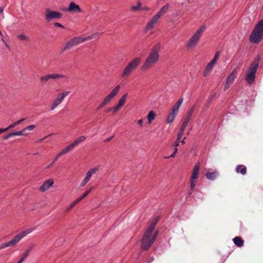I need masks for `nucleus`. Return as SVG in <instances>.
Wrapping results in <instances>:
<instances>
[{"instance_id":"38","label":"nucleus","mask_w":263,"mask_h":263,"mask_svg":"<svg viewBox=\"0 0 263 263\" xmlns=\"http://www.w3.org/2000/svg\"><path fill=\"white\" fill-rule=\"evenodd\" d=\"M35 128V126L33 125H29L27 126L26 128L24 129L23 130H25L26 129H28L29 130H32Z\"/></svg>"},{"instance_id":"5","label":"nucleus","mask_w":263,"mask_h":263,"mask_svg":"<svg viewBox=\"0 0 263 263\" xmlns=\"http://www.w3.org/2000/svg\"><path fill=\"white\" fill-rule=\"evenodd\" d=\"M258 67V64L256 62H253L250 65L247 72L246 81L250 84H252L255 78V73Z\"/></svg>"},{"instance_id":"55","label":"nucleus","mask_w":263,"mask_h":263,"mask_svg":"<svg viewBox=\"0 0 263 263\" xmlns=\"http://www.w3.org/2000/svg\"><path fill=\"white\" fill-rule=\"evenodd\" d=\"M8 129V128H6L5 129H0V133H2L5 131H6V130H7Z\"/></svg>"},{"instance_id":"44","label":"nucleus","mask_w":263,"mask_h":263,"mask_svg":"<svg viewBox=\"0 0 263 263\" xmlns=\"http://www.w3.org/2000/svg\"><path fill=\"white\" fill-rule=\"evenodd\" d=\"M141 9L145 11H148L149 10V8L148 7L145 6L144 7H141Z\"/></svg>"},{"instance_id":"21","label":"nucleus","mask_w":263,"mask_h":263,"mask_svg":"<svg viewBox=\"0 0 263 263\" xmlns=\"http://www.w3.org/2000/svg\"><path fill=\"white\" fill-rule=\"evenodd\" d=\"M218 173L214 172L213 173H206L205 174L206 177L209 180H215L218 176Z\"/></svg>"},{"instance_id":"22","label":"nucleus","mask_w":263,"mask_h":263,"mask_svg":"<svg viewBox=\"0 0 263 263\" xmlns=\"http://www.w3.org/2000/svg\"><path fill=\"white\" fill-rule=\"evenodd\" d=\"M233 242L235 244L236 246L240 247L243 245L244 241L243 240L241 239L239 237H235L233 239Z\"/></svg>"},{"instance_id":"46","label":"nucleus","mask_w":263,"mask_h":263,"mask_svg":"<svg viewBox=\"0 0 263 263\" xmlns=\"http://www.w3.org/2000/svg\"><path fill=\"white\" fill-rule=\"evenodd\" d=\"M217 60H215L214 58L210 63L212 64L213 65H215V64L216 62H217Z\"/></svg>"},{"instance_id":"47","label":"nucleus","mask_w":263,"mask_h":263,"mask_svg":"<svg viewBox=\"0 0 263 263\" xmlns=\"http://www.w3.org/2000/svg\"><path fill=\"white\" fill-rule=\"evenodd\" d=\"M179 141H178L177 139L176 140V141H175V142L174 143V145H175V147H177L179 145Z\"/></svg>"},{"instance_id":"49","label":"nucleus","mask_w":263,"mask_h":263,"mask_svg":"<svg viewBox=\"0 0 263 263\" xmlns=\"http://www.w3.org/2000/svg\"><path fill=\"white\" fill-rule=\"evenodd\" d=\"M114 138V135L111 136L109 138H107L104 140V142H106Z\"/></svg>"},{"instance_id":"19","label":"nucleus","mask_w":263,"mask_h":263,"mask_svg":"<svg viewBox=\"0 0 263 263\" xmlns=\"http://www.w3.org/2000/svg\"><path fill=\"white\" fill-rule=\"evenodd\" d=\"M134 70V69H133L132 67H130V66H129L127 64V65L125 68V69L122 73V77H126L128 76Z\"/></svg>"},{"instance_id":"35","label":"nucleus","mask_w":263,"mask_h":263,"mask_svg":"<svg viewBox=\"0 0 263 263\" xmlns=\"http://www.w3.org/2000/svg\"><path fill=\"white\" fill-rule=\"evenodd\" d=\"M184 132H181V130H179L178 134H177V139L178 141H180L182 138V136L183 135Z\"/></svg>"},{"instance_id":"51","label":"nucleus","mask_w":263,"mask_h":263,"mask_svg":"<svg viewBox=\"0 0 263 263\" xmlns=\"http://www.w3.org/2000/svg\"><path fill=\"white\" fill-rule=\"evenodd\" d=\"M138 124H139L140 126H142V124H143V120H142V119H140V120H138Z\"/></svg>"},{"instance_id":"1","label":"nucleus","mask_w":263,"mask_h":263,"mask_svg":"<svg viewBox=\"0 0 263 263\" xmlns=\"http://www.w3.org/2000/svg\"><path fill=\"white\" fill-rule=\"evenodd\" d=\"M157 222L158 219H155L154 221L150 224V225L145 230V233L142 239L141 249L145 250H147L156 240L158 234V232H155V233L153 235V236L152 233Z\"/></svg>"},{"instance_id":"25","label":"nucleus","mask_w":263,"mask_h":263,"mask_svg":"<svg viewBox=\"0 0 263 263\" xmlns=\"http://www.w3.org/2000/svg\"><path fill=\"white\" fill-rule=\"evenodd\" d=\"M176 115V113H175L173 111H171V112L168 114V117L167 118V122L168 123H172Z\"/></svg>"},{"instance_id":"24","label":"nucleus","mask_w":263,"mask_h":263,"mask_svg":"<svg viewBox=\"0 0 263 263\" xmlns=\"http://www.w3.org/2000/svg\"><path fill=\"white\" fill-rule=\"evenodd\" d=\"M195 108H196V106L195 105H193L191 109H190L186 117L185 118V120H187V121H190L193 114V112L195 109Z\"/></svg>"},{"instance_id":"12","label":"nucleus","mask_w":263,"mask_h":263,"mask_svg":"<svg viewBox=\"0 0 263 263\" xmlns=\"http://www.w3.org/2000/svg\"><path fill=\"white\" fill-rule=\"evenodd\" d=\"M54 183L53 179H50L45 181L43 184L40 187V190L44 192L47 191L50 187H51Z\"/></svg>"},{"instance_id":"63","label":"nucleus","mask_w":263,"mask_h":263,"mask_svg":"<svg viewBox=\"0 0 263 263\" xmlns=\"http://www.w3.org/2000/svg\"><path fill=\"white\" fill-rule=\"evenodd\" d=\"M185 138H186L185 137V138H184V139H183L181 141V142L182 144H184V143H185V141H184V140H185Z\"/></svg>"},{"instance_id":"16","label":"nucleus","mask_w":263,"mask_h":263,"mask_svg":"<svg viewBox=\"0 0 263 263\" xmlns=\"http://www.w3.org/2000/svg\"><path fill=\"white\" fill-rule=\"evenodd\" d=\"M235 171L237 173L245 175L247 173V167L242 164L238 165L235 168Z\"/></svg>"},{"instance_id":"28","label":"nucleus","mask_w":263,"mask_h":263,"mask_svg":"<svg viewBox=\"0 0 263 263\" xmlns=\"http://www.w3.org/2000/svg\"><path fill=\"white\" fill-rule=\"evenodd\" d=\"M92 173H91L90 171H89L87 174H86V176L85 177V178L84 179V180H83L82 182V186H85L86 183H87V182L89 181V180L90 179L91 175H92Z\"/></svg>"},{"instance_id":"17","label":"nucleus","mask_w":263,"mask_h":263,"mask_svg":"<svg viewBox=\"0 0 263 263\" xmlns=\"http://www.w3.org/2000/svg\"><path fill=\"white\" fill-rule=\"evenodd\" d=\"M115 96V89L112 90L111 92L104 100L102 103L100 105V107H102L107 103H108L110 100L113 98Z\"/></svg>"},{"instance_id":"15","label":"nucleus","mask_w":263,"mask_h":263,"mask_svg":"<svg viewBox=\"0 0 263 263\" xmlns=\"http://www.w3.org/2000/svg\"><path fill=\"white\" fill-rule=\"evenodd\" d=\"M127 96V94L125 93L119 99L118 104H116V111L124 105L126 100Z\"/></svg>"},{"instance_id":"53","label":"nucleus","mask_w":263,"mask_h":263,"mask_svg":"<svg viewBox=\"0 0 263 263\" xmlns=\"http://www.w3.org/2000/svg\"><path fill=\"white\" fill-rule=\"evenodd\" d=\"M29 250L27 251V252L23 255V257H24V258L27 257L28 254V253H29Z\"/></svg>"},{"instance_id":"58","label":"nucleus","mask_w":263,"mask_h":263,"mask_svg":"<svg viewBox=\"0 0 263 263\" xmlns=\"http://www.w3.org/2000/svg\"><path fill=\"white\" fill-rule=\"evenodd\" d=\"M24 257L22 256L20 260H19L17 263H21L24 260Z\"/></svg>"},{"instance_id":"50","label":"nucleus","mask_w":263,"mask_h":263,"mask_svg":"<svg viewBox=\"0 0 263 263\" xmlns=\"http://www.w3.org/2000/svg\"><path fill=\"white\" fill-rule=\"evenodd\" d=\"M176 153H175L174 152L171 155H170V156H168V157H165L164 158H166V159H168L170 157H175V155Z\"/></svg>"},{"instance_id":"7","label":"nucleus","mask_w":263,"mask_h":263,"mask_svg":"<svg viewBox=\"0 0 263 263\" xmlns=\"http://www.w3.org/2000/svg\"><path fill=\"white\" fill-rule=\"evenodd\" d=\"M200 166L199 163H197L194 167L192 172V176L191 178V189L193 190L196 186V183L199 175V170Z\"/></svg>"},{"instance_id":"39","label":"nucleus","mask_w":263,"mask_h":263,"mask_svg":"<svg viewBox=\"0 0 263 263\" xmlns=\"http://www.w3.org/2000/svg\"><path fill=\"white\" fill-rule=\"evenodd\" d=\"M91 189H92V187H91L89 190L87 191L85 193H84L82 195V197H85L86 196H87V195L89 193V192H90Z\"/></svg>"},{"instance_id":"45","label":"nucleus","mask_w":263,"mask_h":263,"mask_svg":"<svg viewBox=\"0 0 263 263\" xmlns=\"http://www.w3.org/2000/svg\"><path fill=\"white\" fill-rule=\"evenodd\" d=\"M70 148H68V146L64 150H63L62 153L60 154H64V153H66L69 149H70Z\"/></svg>"},{"instance_id":"59","label":"nucleus","mask_w":263,"mask_h":263,"mask_svg":"<svg viewBox=\"0 0 263 263\" xmlns=\"http://www.w3.org/2000/svg\"><path fill=\"white\" fill-rule=\"evenodd\" d=\"M23 131H24V130H22V131H20V132H17V135H18V136H21V135H23Z\"/></svg>"},{"instance_id":"60","label":"nucleus","mask_w":263,"mask_h":263,"mask_svg":"<svg viewBox=\"0 0 263 263\" xmlns=\"http://www.w3.org/2000/svg\"><path fill=\"white\" fill-rule=\"evenodd\" d=\"M11 135H12V136H18V135H17V132H13V133H11Z\"/></svg>"},{"instance_id":"20","label":"nucleus","mask_w":263,"mask_h":263,"mask_svg":"<svg viewBox=\"0 0 263 263\" xmlns=\"http://www.w3.org/2000/svg\"><path fill=\"white\" fill-rule=\"evenodd\" d=\"M170 7V5L168 3L166 4L164 6H163L160 11L157 12V14L160 17L164 15L165 12L167 11L168 8Z\"/></svg>"},{"instance_id":"42","label":"nucleus","mask_w":263,"mask_h":263,"mask_svg":"<svg viewBox=\"0 0 263 263\" xmlns=\"http://www.w3.org/2000/svg\"><path fill=\"white\" fill-rule=\"evenodd\" d=\"M215 95H216V93H214L213 95L211 96L210 102L208 103V104L207 105V107H209L210 104V102L213 99V98H214Z\"/></svg>"},{"instance_id":"13","label":"nucleus","mask_w":263,"mask_h":263,"mask_svg":"<svg viewBox=\"0 0 263 263\" xmlns=\"http://www.w3.org/2000/svg\"><path fill=\"white\" fill-rule=\"evenodd\" d=\"M183 102V98H181L179 99L176 103L173 105L172 107L171 111H173L175 113H176L177 114V112H178V110L179 109V108L181 106L182 103Z\"/></svg>"},{"instance_id":"26","label":"nucleus","mask_w":263,"mask_h":263,"mask_svg":"<svg viewBox=\"0 0 263 263\" xmlns=\"http://www.w3.org/2000/svg\"><path fill=\"white\" fill-rule=\"evenodd\" d=\"M214 66V65H212L211 63H209L206 66V68H205L204 71L203 72V76L204 77L207 76L209 74V73L211 72L212 69L213 68Z\"/></svg>"},{"instance_id":"56","label":"nucleus","mask_w":263,"mask_h":263,"mask_svg":"<svg viewBox=\"0 0 263 263\" xmlns=\"http://www.w3.org/2000/svg\"><path fill=\"white\" fill-rule=\"evenodd\" d=\"M24 257L22 256L20 260H19L17 263H21L24 260Z\"/></svg>"},{"instance_id":"48","label":"nucleus","mask_w":263,"mask_h":263,"mask_svg":"<svg viewBox=\"0 0 263 263\" xmlns=\"http://www.w3.org/2000/svg\"><path fill=\"white\" fill-rule=\"evenodd\" d=\"M54 25L57 27H63V26L59 23H54Z\"/></svg>"},{"instance_id":"27","label":"nucleus","mask_w":263,"mask_h":263,"mask_svg":"<svg viewBox=\"0 0 263 263\" xmlns=\"http://www.w3.org/2000/svg\"><path fill=\"white\" fill-rule=\"evenodd\" d=\"M155 117L156 114L154 111H151L149 112L147 116L149 124L152 123V121L155 119Z\"/></svg>"},{"instance_id":"6","label":"nucleus","mask_w":263,"mask_h":263,"mask_svg":"<svg viewBox=\"0 0 263 263\" xmlns=\"http://www.w3.org/2000/svg\"><path fill=\"white\" fill-rule=\"evenodd\" d=\"M30 232V231H29V230H27V231L22 232L21 234L17 235L13 239H12L9 242L5 243L2 248H6V247H9L10 246L14 245L17 242H18L22 238H23L24 236H25L27 234L29 233Z\"/></svg>"},{"instance_id":"40","label":"nucleus","mask_w":263,"mask_h":263,"mask_svg":"<svg viewBox=\"0 0 263 263\" xmlns=\"http://www.w3.org/2000/svg\"><path fill=\"white\" fill-rule=\"evenodd\" d=\"M90 172L92 173V174H95L97 172V171H98V168L97 167H95V168H91L90 169Z\"/></svg>"},{"instance_id":"34","label":"nucleus","mask_w":263,"mask_h":263,"mask_svg":"<svg viewBox=\"0 0 263 263\" xmlns=\"http://www.w3.org/2000/svg\"><path fill=\"white\" fill-rule=\"evenodd\" d=\"M84 197H82V196L80 197L79 198H78L70 206V208H72L76 204L78 203L79 201H80L82 199H83Z\"/></svg>"},{"instance_id":"54","label":"nucleus","mask_w":263,"mask_h":263,"mask_svg":"<svg viewBox=\"0 0 263 263\" xmlns=\"http://www.w3.org/2000/svg\"><path fill=\"white\" fill-rule=\"evenodd\" d=\"M120 89V86L119 85L116 86V93L119 91Z\"/></svg>"},{"instance_id":"14","label":"nucleus","mask_w":263,"mask_h":263,"mask_svg":"<svg viewBox=\"0 0 263 263\" xmlns=\"http://www.w3.org/2000/svg\"><path fill=\"white\" fill-rule=\"evenodd\" d=\"M141 61L140 58H136L130 61L128 65L134 70L139 66Z\"/></svg>"},{"instance_id":"61","label":"nucleus","mask_w":263,"mask_h":263,"mask_svg":"<svg viewBox=\"0 0 263 263\" xmlns=\"http://www.w3.org/2000/svg\"><path fill=\"white\" fill-rule=\"evenodd\" d=\"M24 120V119H22L21 120H20L19 121H18L17 122H16L14 124H18V123H21V122H22Z\"/></svg>"},{"instance_id":"43","label":"nucleus","mask_w":263,"mask_h":263,"mask_svg":"<svg viewBox=\"0 0 263 263\" xmlns=\"http://www.w3.org/2000/svg\"><path fill=\"white\" fill-rule=\"evenodd\" d=\"M49 79V75L41 78V80L47 81Z\"/></svg>"},{"instance_id":"52","label":"nucleus","mask_w":263,"mask_h":263,"mask_svg":"<svg viewBox=\"0 0 263 263\" xmlns=\"http://www.w3.org/2000/svg\"><path fill=\"white\" fill-rule=\"evenodd\" d=\"M11 136H12L11 133H10V134H8L7 135H6V136H5L4 138L5 139H7V138H9V137H10Z\"/></svg>"},{"instance_id":"36","label":"nucleus","mask_w":263,"mask_h":263,"mask_svg":"<svg viewBox=\"0 0 263 263\" xmlns=\"http://www.w3.org/2000/svg\"><path fill=\"white\" fill-rule=\"evenodd\" d=\"M62 77V76H60L59 74H51V75H49V78H52V79L58 78H60V77Z\"/></svg>"},{"instance_id":"37","label":"nucleus","mask_w":263,"mask_h":263,"mask_svg":"<svg viewBox=\"0 0 263 263\" xmlns=\"http://www.w3.org/2000/svg\"><path fill=\"white\" fill-rule=\"evenodd\" d=\"M18 38L22 40H27V37L24 34H20L18 35Z\"/></svg>"},{"instance_id":"32","label":"nucleus","mask_w":263,"mask_h":263,"mask_svg":"<svg viewBox=\"0 0 263 263\" xmlns=\"http://www.w3.org/2000/svg\"><path fill=\"white\" fill-rule=\"evenodd\" d=\"M69 91H66V92L61 93V96L60 98L57 99L60 101V102H61L63 100L64 98L65 97V96L67 95L68 93H69Z\"/></svg>"},{"instance_id":"62","label":"nucleus","mask_w":263,"mask_h":263,"mask_svg":"<svg viewBox=\"0 0 263 263\" xmlns=\"http://www.w3.org/2000/svg\"><path fill=\"white\" fill-rule=\"evenodd\" d=\"M176 13V15H177V16H178V15H180V11H179V10H178V11H177Z\"/></svg>"},{"instance_id":"9","label":"nucleus","mask_w":263,"mask_h":263,"mask_svg":"<svg viewBox=\"0 0 263 263\" xmlns=\"http://www.w3.org/2000/svg\"><path fill=\"white\" fill-rule=\"evenodd\" d=\"M160 18V17L157 14L153 16L151 20L147 23L145 28V31L147 32L148 30L154 28L155 25L158 22Z\"/></svg>"},{"instance_id":"4","label":"nucleus","mask_w":263,"mask_h":263,"mask_svg":"<svg viewBox=\"0 0 263 263\" xmlns=\"http://www.w3.org/2000/svg\"><path fill=\"white\" fill-rule=\"evenodd\" d=\"M263 39V20H260L251 33L249 39L251 42L258 43Z\"/></svg>"},{"instance_id":"57","label":"nucleus","mask_w":263,"mask_h":263,"mask_svg":"<svg viewBox=\"0 0 263 263\" xmlns=\"http://www.w3.org/2000/svg\"><path fill=\"white\" fill-rule=\"evenodd\" d=\"M24 257L22 256L20 260H19L17 263H21L24 260Z\"/></svg>"},{"instance_id":"41","label":"nucleus","mask_w":263,"mask_h":263,"mask_svg":"<svg viewBox=\"0 0 263 263\" xmlns=\"http://www.w3.org/2000/svg\"><path fill=\"white\" fill-rule=\"evenodd\" d=\"M219 54H220V51H217L216 52L215 54V57H214V59L216 60H218V58H219Z\"/></svg>"},{"instance_id":"18","label":"nucleus","mask_w":263,"mask_h":263,"mask_svg":"<svg viewBox=\"0 0 263 263\" xmlns=\"http://www.w3.org/2000/svg\"><path fill=\"white\" fill-rule=\"evenodd\" d=\"M68 11H77L78 12H81V10L79 6L76 5L74 2H71L70 4L69 7L67 9Z\"/></svg>"},{"instance_id":"10","label":"nucleus","mask_w":263,"mask_h":263,"mask_svg":"<svg viewBox=\"0 0 263 263\" xmlns=\"http://www.w3.org/2000/svg\"><path fill=\"white\" fill-rule=\"evenodd\" d=\"M85 41V39H81L80 38H73L66 43V46L64 48V50H65L70 47L73 46L77 44Z\"/></svg>"},{"instance_id":"11","label":"nucleus","mask_w":263,"mask_h":263,"mask_svg":"<svg viewBox=\"0 0 263 263\" xmlns=\"http://www.w3.org/2000/svg\"><path fill=\"white\" fill-rule=\"evenodd\" d=\"M62 14L56 11H51L47 10L46 11V17L47 19L51 20L53 18H60Z\"/></svg>"},{"instance_id":"31","label":"nucleus","mask_w":263,"mask_h":263,"mask_svg":"<svg viewBox=\"0 0 263 263\" xmlns=\"http://www.w3.org/2000/svg\"><path fill=\"white\" fill-rule=\"evenodd\" d=\"M60 101L57 99L51 106V109H53L55 107H57L60 103Z\"/></svg>"},{"instance_id":"64","label":"nucleus","mask_w":263,"mask_h":263,"mask_svg":"<svg viewBox=\"0 0 263 263\" xmlns=\"http://www.w3.org/2000/svg\"><path fill=\"white\" fill-rule=\"evenodd\" d=\"M177 151H178V148H177V147H175L174 153H176L177 152Z\"/></svg>"},{"instance_id":"8","label":"nucleus","mask_w":263,"mask_h":263,"mask_svg":"<svg viewBox=\"0 0 263 263\" xmlns=\"http://www.w3.org/2000/svg\"><path fill=\"white\" fill-rule=\"evenodd\" d=\"M236 74L237 70L235 68L233 70L232 72L229 75L228 77L227 78V81L224 86V90H226L233 84L236 78Z\"/></svg>"},{"instance_id":"30","label":"nucleus","mask_w":263,"mask_h":263,"mask_svg":"<svg viewBox=\"0 0 263 263\" xmlns=\"http://www.w3.org/2000/svg\"><path fill=\"white\" fill-rule=\"evenodd\" d=\"M189 122V121L184 119L183 122L182 123V124L181 126V127H180L179 130H181V132H184L186 127L187 126V125L188 124Z\"/></svg>"},{"instance_id":"23","label":"nucleus","mask_w":263,"mask_h":263,"mask_svg":"<svg viewBox=\"0 0 263 263\" xmlns=\"http://www.w3.org/2000/svg\"><path fill=\"white\" fill-rule=\"evenodd\" d=\"M85 139V137H84V136H82V137L79 138L76 140H75L72 143H71V144H70L68 146V148H72L75 145H76L79 143L81 142V141H82L83 140H84Z\"/></svg>"},{"instance_id":"3","label":"nucleus","mask_w":263,"mask_h":263,"mask_svg":"<svg viewBox=\"0 0 263 263\" xmlns=\"http://www.w3.org/2000/svg\"><path fill=\"white\" fill-rule=\"evenodd\" d=\"M205 29V25L201 26L190 38L186 44V48L187 50L193 49L196 46Z\"/></svg>"},{"instance_id":"33","label":"nucleus","mask_w":263,"mask_h":263,"mask_svg":"<svg viewBox=\"0 0 263 263\" xmlns=\"http://www.w3.org/2000/svg\"><path fill=\"white\" fill-rule=\"evenodd\" d=\"M84 197H82V196L80 197L79 198H78L70 206V208H72L76 204L78 203L79 201H80L82 199H83Z\"/></svg>"},{"instance_id":"29","label":"nucleus","mask_w":263,"mask_h":263,"mask_svg":"<svg viewBox=\"0 0 263 263\" xmlns=\"http://www.w3.org/2000/svg\"><path fill=\"white\" fill-rule=\"evenodd\" d=\"M141 3L138 1L137 6H133L131 7V9L134 11H137L141 9Z\"/></svg>"},{"instance_id":"2","label":"nucleus","mask_w":263,"mask_h":263,"mask_svg":"<svg viewBox=\"0 0 263 263\" xmlns=\"http://www.w3.org/2000/svg\"><path fill=\"white\" fill-rule=\"evenodd\" d=\"M161 49L160 43H156L151 49L147 57L141 67L142 70L151 68L159 60V52Z\"/></svg>"}]
</instances>
